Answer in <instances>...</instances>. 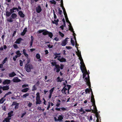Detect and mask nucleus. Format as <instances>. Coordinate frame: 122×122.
<instances>
[{"label":"nucleus","mask_w":122,"mask_h":122,"mask_svg":"<svg viewBox=\"0 0 122 122\" xmlns=\"http://www.w3.org/2000/svg\"><path fill=\"white\" fill-rule=\"evenodd\" d=\"M79 57V58L81 61L80 64H81L80 66V68L82 72L83 73V77L84 78L86 76L84 80L85 81L87 85L89 86V87H91V83L90 81L89 76V74L86 69L85 65L83 62V59L81 56V54H76Z\"/></svg>","instance_id":"f257e3e1"},{"label":"nucleus","mask_w":122,"mask_h":122,"mask_svg":"<svg viewBox=\"0 0 122 122\" xmlns=\"http://www.w3.org/2000/svg\"><path fill=\"white\" fill-rule=\"evenodd\" d=\"M71 86L68 85H66L61 90V92L65 94H66V93H69V90L71 88Z\"/></svg>","instance_id":"f03ea898"},{"label":"nucleus","mask_w":122,"mask_h":122,"mask_svg":"<svg viewBox=\"0 0 122 122\" xmlns=\"http://www.w3.org/2000/svg\"><path fill=\"white\" fill-rule=\"evenodd\" d=\"M53 56L55 59L57 58V60H59L61 62H65L66 61V60L65 59L63 58L60 55V54H55Z\"/></svg>","instance_id":"7ed1b4c3"},{"label":"nucleus","mask_w":122,"mask_h":122,"mask_svg":"<svg viewBox=\"0 0 122 122\" xmlns=\"http://www.w3.org/2000/svg\"><path fill=\"white\" fill-rule=\"evenodd\" d=\"M25 68L27 72H29L31 71V69H33V67L31 64H26L25 65Z\"/></svg>","instance_id":"20e7f679"},{"label":"nucleus","mask_w":122,"mask_h":122,"mask_svg":"<svg viewBox=\"0 0 122 122\" xmlns=\"http://www.w3.org/2000/svg\"><path fill=\"white\" fill-rule=\"evenodd\" d=\"M17 16V14L15 13H13L11 14V18H8L7 19V20L8 21L10 22H12L13 21V20H12V19H15Z\"/></svg>","instance_id":"39448f33"},{"label":"nucleus","mask_w":122,"mask_h":122,"mask_svg":"<svg viewBox=\"0 0 122 122\" xmlns=\"http://www.w3.org/2000/svg\"><path fill=\"white\" fill-rule=\"evenodd\" d=\"M14 10H15L14 7L12 9H10V11L9 12L8 11H6V10L5 11L6 16H9L11 14L16 12V11H15Z\"/></svg>","instance_id":"423d86ee"},{"label":"nucleus","mask_w":122,"mask_h":122,"mask_svg":"<svg viewBox=\"0 0 122 122\" xmlns=\"http://www.w3.org/2000/svg\"><path fill=\"white\" fill-rule=\"evenodd\" d=\"M36 95L37 96L36 97V104H40L41 103V101L40 100V93L39 92L37 93L36 94Z\"/></svg>","instance_id":"0eeeda50"},{"label":"nucleus","mask_w":122,"mask_h":122,"mask_svg":"<svg viewBox=\"0 0 122 122\" xmlns=\"http://www.w3.org/2000/svg\"><path fill=\"white\" fill-rule=\"evenodd\" d=\"M68 39H69L68 38H66L65 40H63L61 44V45L62 46H64L66 45L68 43Z\"/></svg>","instance_id":"6e6552de"},{"label":"nucleus","mask_w":122,"mask_h":122,"mask_svg":"<svg viewBox=\"0 0 122 122\" xmlns=\"http://www.w3.org/2000/svg\"><path fill=\"white\" fill-rule=\"evenodd\" d=\"M90 90L91 92L92 96L91 97V101L92 103H93V104H95V100L94 98V96L93 94L91 88H90Z\"/></svg>","instance_id":"1a4fd4ad"},{"label":"nucleus","mask_w":122,"mask_h":122,"mask_svg":"<svg viewBox=\"0 0 122 122\" xmlns=\"http://www.w3.org/2000/svg\"><path fill=\"white\" fill-rule=\"evenodd\" d=\"M55 67L54 68V71H56L57 72H59L60 70V66L58 65H56L55 66Z\"/></svg>","instance_id":"9d476101"},{"label":"nucleus","mask_w":122,"mask_h":122,"mask_svg":"<svg viewBox=\"0 0 122 122\" xmlns=\"http://www.w3.org/2000/svg\"><path fill=\"white\" fill-rule=\"evenodd\" d=\"M36 10L37 13H39L42 11V9L41 6L38 5L37 7H36Z\"/></svg>","instance_id":"9b49d317"},{"label":"nucleus","mask_w":122,"mask_h":122,"mask_svg":"<svg viewBox=\"0 0 122 122\" xmlns=\"http://www.w3.org/2000/svg\"><path fill=\"white\" fill-rule=\"evenodd\" d=\"M92 104L94 106V110H92V112L94 113H97L98 112H97V108L96 107L95 105V104H94L93 103H92Z\"/></svg>","instance_id":"f8f14e48"},{"label":"nucleus","mask_w":122,"mask_h":122,"mask_svg":"<svg viewBox=\"0 0 122 122\" xmlns=\"http://www.w3.org/2000/svg\"><path fill=\"white\" fill-rule=\"evenodd\" d=\"M10 81L9 80H5L3 82V84H8L10 83Z\"/></svg>","instance_id":"ddd939ff"},{"label":"nucleus","mask_w":122,"mask_h":122,"mask_svg":"<svg viewBox=\"0 0 122 122\" xmlns=\"http://www.w3.org/2000/svg\"><path fill=\"white\" fill-rule=\"evenodd\" d=\"M31 41L30 42V48H31L32 45V44L33 42V41L34 40V38L33 37V36H31Z\"/></svg>","instance_id":"4468645a"},{"label":"nucleus","mask_w":122,"mask_h":122,"mask_svg":"<svg viewBox=\"0 0 122 122\" xmlns=\"http://www.w3.org/2000/svg\"><path fill=\"white\" fill-rule=\"evenodd\" d=\"M18 14L21 17L24 18L25 17V15L22 11H19L18 12Z\"/></svg>","instance_id":"2eb2a0df"},{"label":"nucleus","mask_w":122,"mask_h":122,"mask_svg":"<svg viewBox=\"0 0 122 122\" xmlns=\"http://www.w3.org/2000/svg\"><path fill=\"white\" fill-rule=\"evenodd\" d=\"M13 81L14 82H17L20 81L21 80L19 79L17 77H16L13 79Z\"/></svg>","instance_id":"dca6fc26"},{"label":"nucleus","mask_w":122,"mask_h":122,"mask_svg":"<svg viewBox=\"0 0 122 122\" xmlns=\"http://www.w3.org/2000/svg\"><path fill=\"white\" fill-rule=\"evenodd\" d=\"M22 40V39L20 37L17 39L15 41V43L16 44H20L21 41Z\"/></svg>","instance_id":"f3484780"},{"label":"nucleus","mask_w":122,"mask_h":122,"mask_svg":"<svg viewBox=\"0 0 122 122\" xmlns=\"http://www.w3.org/2000/svg\"><path fill=\"white\" fill-rule=\"evenodd\" d=\"M75 42V47L76 48L77 50V52H76V53H81V51H80L78 49V47H77L79 46L78 44L77 43V42L76 41Z\"/></svg>","instance_id":"a211bd4d"},{"label":"nucleus","mask_w":122,"mask_h":122,"mask_svg":"<svg viewBox=\"0 0 122 122\" xmlns=\"http://www.w3.org/2000/svg\"><path fill=\"white\" fill-rule=\"evenodd\" d=\"M2 89L3 91L7 90L9 89V86L7 85L2 87Z\"/></svg>","instance_id":"6ab92c4d"},{"label":"nucleus","mask_w":122,"mask_h":122,"mask_svg":"<svg viewBox=\"0 0 122 122\" xmlns=\"http://www.w3.org/2000/svg\"><path fill=\"white\" fill-rule=\"evenodd\" d=\"M16 75V74L15 72H13L9 74V76L10 77H12Z\"/></svg>","instance_id":"aec40b11"},{"label":"nucleus","mask_w":122,"mask_h":122,"mask_svg":"<svg viewBox=\"0 0 122 122\" xmlns=\"http://www.w3.org/2000/svg\"><path fill=\"white\" fill-rule=\"evenodd\" d=\"M27 28H25L23 30V31L21 32V35L22 36H24L26 32L27 31Z\"/></svg>","instance_id":"412c9836"},{"label":"nucleus","mask_w":122,"mask_h":122,"mask_svg":"<svg viewBox=\"0 0 122 122\" xmlns=\"http://www.w3.org/2000/svg\"><path fill=\"white\" fill-rule=\"evenodd\" d=\"M44 31L42 33V34L44 35L45 36L46 35H48L49 32L47 30H44Z\"/></svg>","instance_id":"4be33fe9"},{"label":"nucleus","mask_w":122,"mask_h":122,"mask_svg":"<svg viewBox=\"0 0 122 122\" xmlns=\"http://www.w3.org/2000/svg\"><path fill=\"white\" fill-rule=\"evenodd\" d=\"M13 111H11L10 112H9L8 113V117L11 118V116L13 115Z\"/></svg>","instance_id":"5701e85b"},{"label":"nucleus","mask_w":122,"mask_h":122,"mask_svg":"<svg viewBox=\"0 0 122 122\" xmlns=\"http://www.w3.org/2000/svg\"><path fill=\"white\" fill-rule=\"evenodd\" d=\"M96 117L97 118V119L96 120L97 121H99V119L100 118V117L98 114V113H96Z\"/></svg>","instance_id":"b1692460"},{"label":"nucleus","mask_w":122,"mask_h":122,"mask_svg":"<svg viewBox=\"0 0 122 122\" xmlns=\"http://www.w3.org/2000/svg\"><path fill=\"white\" fill-rule=\"evenodd\" d=\"M79 111L81 112V114H85V112L82 108H81L79 110Z\"/></svg>","instance_id":"393cba45"},{"label":"nucleus","mask_w":122,"mask_h":122,"mask_svg":"<svg viewBox=\"0 0 122 122\" xmlns=\"http://www.w3.org/2000/svg\"><path fill=\"white\" fill-rule=\"evenodd\" d=\"M63 78H60L59 77H57L56 79V81L57 82H61L63 81Z\"/></svg>","instance_id":"a878e982"},{"label":"nucleus","mask_w":122,"mask_h":122,"mask_svg":"<svg viewBox=\"0 0 122 122\" xmlns=\"http://www.w3.org/2000/svg\"><path fill=\"white\" fill-rule=\"evenodd\" d=\"M29 90V89L28 88H27L24 89H23L21 91L22 92H26L28 90Z\"/></svg>","instance_id":"bb28decb"},{"label":"nucleus","mask_w":122,"mask_h":122,"mask_svg":"<svg viewBox=\"0 0 122 122\" xmlns=\"http://www.w3.org/2000/svg\"><path fill=\"white\" fill-rule=\"evenodd\" d=\"M5 100V98H2L0 99V104L3 103Z\"/></svg>","instance_id":"cd10ccee"},{"label":"nucleus","mask_w":122,"mask_h":122,"mask_svg":"<svg viewBox=\"0 0 122 122\" xmlns=\"http://www.w3.org/2000/svg\"><path fill=\"white\" fill-rule=\"evenodd\" d=\"M65 17L66 18V22L69 23L70 24H71V23L69 21V20L68 18L67 17V15H66V16L65 15Z\"/></svg>","instance_id":"c85d7f7f"},{"label":"nucleus","mask_w":122,"mask_h":122,"mask_svg":"<svg viewBox=\"0 0 122 122\" xmlns=\"http://www.w3.org/2000/svg\"><path fill=\"white\" fill-rule=\"evenodd\" d=\"M69 30L71 31V32L74 31L73 29L72 26L71 24H70V26H69Z\"/></svg>","instance_id":"c756f323"},{"label":"nucleus","mask_w":122,"mask_h":122,"mask_svg":"<svg viewBox=\"0 0 122 122\" xmlns=\"http://www.w3.org/2000/svg\"><path fill=\"white\" fill-rule=\"evenodd\" d=\"M58 119H59V121L60 122L63 119V117L61 115H59L58 117Z\"/></svg>","instance_id":"7c9ffc66"},{"label":"nucleus","mask_w":122,"mask_h":122,"mask_svg":"<svg viewBox=\"0 0 122 122\" xmlns=\"http://www.w3.org/2000/svg\"><path fill=\"white\" fill-rule=\"evenodd\" d=\"M36 56L37 59H39L38 60V61H41V59H40V56L39 54H37L36 55Z\"/></svg>","instance_id":"2f4dec72"},{"label":"nucleus","mask_w":122,"mask_h":122,"mask_svg":"<svg viewBox=\"0 0 122 122\" xmlns=\"http://www.w3.org/2000/svg\"><path fill=\"white\" fill-rule=\"evenodd\" d=\"M11 119V118L8 117L5 119V120L6 122H10V120Z\"/></svg>","instance_id":"473e14b6"},{"label":"nucleus","mask_w":122,"mask_h":122,"mask_svg":"<svg viewBox=\"0 0 122 122\" xmlns=\"http://www.w3.org/2000/svg\"><path fill=\"white\" fill-rule=\"evenodd\" d=\"M51 63L52 64V66H55L56 65H57L56 64V62L54 61H52L51 62Z\"/></svg>","instance_id":"72a5a7b5"},{"label":"nucleus","mask_w":122,"mask_h":122,"mask_svg":"<svg viewBox=\"0 0 122 122\" xmlns=\"http://www.w3.org/2000/svg\"><path fill=\"white\" fill-rule=\"evenodd\" d=\"M50 2L51 4H54V5H56V2L54 0H51L50 1Z\"/></svg>","instance_id":"f704fd0d"},{"label":"nucleus","mask_w":122,"mask_h":122,"mask_svg":"<svg viewBox=\"0 0 122 122\" xmlns=\"http://www.w3.org/2000/svg\"><path fill=\"white\" fill-rule=\"evenodd\" d=\"M56 20V22H54L53 21H52V22L53 24H55L56 25H57L58 24V22H59V20L58 19H57Z\"/></svg>","instance_id":"c9c22d12"},{"label":"nucleus","mask_w":122,"mask_h":122,"mask_svg":"<svg viewBox=\"0 0 122 122\" xmlns=\"http://www.w3.org/2000/svg\"><path fill=\"white\" fill-rule=\"evenodd\" d=\"M48 35L49 37L51 38L53 36V34L51 32H49Z\"/></svg>","instance_id":"e433bc0d"},{"label":"nucleus","mask_w":122,"mask_h":122,"mask_svg":"<svg viewBox=\"0 0 122 122\" xmlns=\"http://www.w3.org/2000/svg\"><path fill=\"white\" fill-rule=\"evenodd\" d=\"M58 8L59 11L58 13L60 15H61L62 14V10H60V9L59 8Z\"/></svg>","instance_id":"4c0bfd02"},{"label":"nucleus","mask_w":122,"mask_h":122,"mask_svg":"<svg viewBox=\"0 0 122 122\" xmlns=\"http://www.w3.org/2000/svg\"><path fill=\"white\" fill-rule=\"evenodd\" d=\"M29 95V94L28 93H27L25 94L24 95L22 96L23 97V98H25L26 97L28 96Z\"/></svg>","instance_id":"58836bf2"},{"label":"nucleus","mask_w":122,"mask_h":122,"mask_svg":"<svg viewBox=\"0 0 122 122\" xmlns=\"http://www.w3.org/2000/svg\"><path fill=\"white\" fill-rule=\"evenodd\" d=\"M7 59L8 58L7 57L5 58L2 62L3 64H4L6 63V61H7Z\"/></svg>","instance_id":"ea45409f"},{"label":"nucleus","mask_w":122,"mask_h":122,"mask_svg":"<svg viewBox=\"0 0 122 122\" xmlns=\"http://www.w3.org/2000/svg\"><path fill=\"white\" fill-rule=\"evenodd\" d=\"M59 35L62 37H63L64 36V34L61 33V32L59 31Z\"/></svg>","instance_id":"a19ab883"},{"label":"nucleus","mask_w":122,"mask_h":122,"mask_svg":"<svg viewBox=\"0 0 122 122\" xmlns=\"http://www.w3.org/2000/svg\"><path fill=\"white\" fill-rule=\"evenodd\" d=\"M71 42L72 46H74L75 45V43L74 42V41L72 39V38L71 39Z\"/></svg>","instance_id":"79ce46f5"},{"label":"nucleus","mask_w":122,"mask_h":122,"mask_svg":"<svg viewBox=\"0 0 122 122\" xmlns=\"http://www.w3.org/2000/svg\"><path fill=\"white\" fill-rule=\"evenodd\" d=\"M90 91V90L88 88L86 89L85 90V92H86V93L87 94L88 93H89Z\"/></svg>","instance_id":"37998d69"},{"label":"nucleus","mask_w":122,"mask_h":122,"mask_svg":"<svg viewBox=\"0 0 122 122\" xmlns=\"http://www.w3.org/2000/svg\"><path fill=\"white\" fill-rule=\"evenodd\" d=\"M36 89H37V88L35 86V85H34L33 86L32 89V90L33 91H34L36 90Z\"/></svg>","instance_id":"c03bdc74"},{"label":"nucleus","mask_w":122,"mask_h":122,"mask_svg":"<svg viewBox=\"0 0 122 122\" xmlns=\"http://www.w3.org/2000/svg\"><path fill=\"white\" fill-rule=\"evenodd\" d=\"M54 88H53L51 89L50 91V94H52L53 92V91L54 90Z\"/></svg>","instance_id":"a18cd8bd"},{"label":"nucleus","mask_w":122,"mask_h":122,"mask_svg":"<svg viewBox=\"0 0 122 122\" xmlns=\"http://www.w3.org/2000/svg\"><path fill=\"white\" fill-rule=\"evenodd\" d=\"M19 104L18 103H16L15 104V109H17L19 107Z\"/></svg>","instance_id":"49530a36"},{"label":"nucleus","mask_w":122,"mask_h":122,"mask_svg":"<svg viewBox=\"0 0 122 122\" xmlns=\"http://www.w3.org/2000/svg\"><path fill=\"white\" fill-rule=\"evenodd\" d=\"M13 46L15 49H17L18 48V46L16 44H14Z\"/></svg>","instance_id":"de8ad7c7"},{"label":"nucleus","mask_w":122,"mask_h":122,"mask_svg":"<svg viewBox=\"0 0 122 122\" xmlns=\"http://www.w3.org/2000/svg\"><path fill=\"white\" fill-rule=\"evenodd\" d=\"M53 15L54 18L55 19H56L57 18V17L54 10H53Z\"/></svg>","instance_id":"09e8293b"},{"label":"nucleus","mask_w":122,"mask_h":122,"mask_svg":"<svg viewBox=\"0 0 122 122\" xmlns=\"http://www.w3.org/2000/svg\"><path fill=\"white\" fill-rule=\"evenodd\" d=\"M44 30H40L38 31V33H39L40 34L42 32H43L44 31Z\"/></svg>","instance_id":"8fccbe9b"},{"label":"nucleus","mask_w":122,"mask_h":122,"mask_svg":"<svg viewBox=\"0 0 122 122\" xmlns=\"http://www.w3.org/2000/svg\"><path fill=\"white\" fill-rule=\"evenodd\" d=\"M17 54V55H16L15 56V57L16 58H17L18 57L20 56L21 55V54Z\"/></svg>","instance_id":"3c124183"},{"label":"nucleus","mask_w":122,"mask_h":122,"mask_svg":"<svg viewBox=\"0 0 122 122\" xmlns=\"http://www.w3.org/2000/svg\"><path fill=\"white\" fill-rule=\"evenodd\" d=\"M17 32V31L16 30H15V31L13 33V34H12V37H14L15 35L16 34V32Z\"/></svg>","instance_id":"603ef678"},{"label":"nucleus","mask_w":122,"mask_h":122,"mask_svg":"<svg viewBox=\"0 0 122 122\" xmlns=\"http://www.w3.org/2000/svg\"><path fill=\"white\" fill-rule=\"evenodd\" d=\"M63 12L64 14V15L65 16V15L66 16V15H67L65 10H63Z\"/></svg>","instance_id":"864d4df0"},{"label":"nucleus","mask_w":122,"mask_h":122,"mask_svg":"<svg viewBox=\"0 0 122 122\" xmlns=\"http://www.w3.org/2000/svg\"><path fill=\"white\" fill-rule=\"evenodd\" d=\"M2 87L0 86V94L2 93L3 91L2 90Z\"/></svg>","instance_id":"5fc2aeb1"},{"label":"nucleus","mask_w":122,"mask_h":122,"mask_svg":"<svg viewBox=\"0 0 122 122\" xmlns=\"http://www.w3.org/2000/svg\"><path fill=\"white\" fill-rule=\"evenodd\" d=\"M20 66H22L23 65V63L22 61L21 60H20Z\"/></svg>","instance_id":"6e6d98bb"},{"label":"nucleus","mask_w":122,"mask_h":122,"mask_svg":"<svg viewBox=\"0 0 122 122\" xmlns=\"http://www.w3.org/2000/svg\"><path fill=\"white\" fill-rule=\"evenodd\" d=\"M28 86V85H24L22 86V87L24 88Z\"/></svg>","instance_id":"4d7b16f0"},{"label":"nucleus","mask_w":122,"mask_h":122,"mask_svg":"<svg viewBox=\"0 0 122 122\" xmlns=\"http://www.w3.org/2000/svg\"><path fill=\"white\" fill-rule=\"evenodd\" d=\"M61 6H63V0H61Z\"/></svg>","instance_id":"13d9d810"},{"label":"nucleus","mask_w":122,"mask_h":122,"mask_svg":"<svg viewBox=\"0 0 122 122\" xmlns=\"http://www.w3.org/2000/svg\"><path fill=\"white\" fill-rule=\"evenodd\" d=\"M2 107L3 108V110H4L5 111L6 110V107L5 106H4V105Z\"/></svg>","instance_id":"bf43d9fd"},{"label":"nucleus","mask_w":122,"mask_h":122,"mask_svg":"<svg viewBox=\"0 0 122 122\" xmlns=\"http://www.w3.org/2000/svg\"><path fill=\"white\" fill-rule=\"evenodd\" d=\"M32 104L30 102H29L28 104V106L29 107H30L32 105Z\"/></svg>","instance_id":"052dcab7"},{"label":"nucleus","mask_w":122,"mask_h":122,"mask_svg":"<svg viewBox=\"0 0 122 122\" xmlns=\"http://www.w3.org/2000/svg\"><path fill=\"white\" fill-rule=\"evenodd\" d=\"M26 112H25L24 113H23L21 115V117H23L26 114Z\"/></svg>","instance_id":"680f3d73"},{"label":"nucleus","mask_w":122,"mask_h":122,"mask_svg":"<svg viewBox=\"0 0 122 122\" xmlns=\"http://www.w3.org/2000/svg\"><path fill=\"white\" fill-rule=\"evenodd\" d=\"M60 104V103L57 102L56 104V106L57 107H59Z\"/></svg>","instance_id":"e2e57ef3"},{"label":"nucleus","mask_w":122,"mask_h":122,"mask_svg":"<svg viewBox=\"0 0 122 122\" xmlns=\"http://www.w3.org/2000/svg\"><path fill=\"white\" fill-rule=\"evenodd\" d=\"M48 47L50 48H51L53 47V46L52 45H51L50 44H49L48 45Z\"/></svg>","instance_id":"0e129e2a"},{"label":"nucleus","mask_w":122,"mask_h":122,"mask_svg":"<svg viewBox=\"0 0 122 122\" xmlns=\"http://www.w3.org/2000/svg\"><path fill=\"white\" fill-rule=\"evenodd\" d=\"M50 107V102H49L48 106L47 108V110H49V109Z\"/></svg>","instance_id":"69168bd1"},{"label":"nucleus","mask_w":122,"mask_h":122,"mask_svg":"<svg viewBox=\"0 0 122 122\" xmlns=\"http://www.w3.org/2000/svg\"><path fill=\"white\" fill-rule=\"evenodd\" d=\"M61 109L62 111H64L66 110V109L64 107H61Z\"/></svg>","instance_id":"338daca9"},{"label":"nucleus","mask_w":122,"mask_h":122,"mask_svg":"<svg viewBox=\"0 0 122 122\" xmlns=\"http://www.w3.org/2000/svg\"><path fill=\"white\" fill-rule=\"evenodd\" d=\"M11 94V92H8L6 94V95H10V94Z\"/></svg>","instance_id":"774afa93"}]
</instances>
